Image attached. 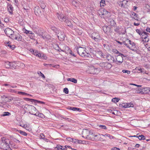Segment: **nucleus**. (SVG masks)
I'll return each mask as SVG.
<instances>
[{"mask_svg": "<svg viewBox=\"0 0 150 150\" xmlns=\"http://www.w3.org/2000/svg\"><path fill=\"white\" fill-rule=\"evenodd\" d=\"M120 29H121V28L119 26H117L115 28L114 30L115 32H117L119 34L120 31Z\"/></svg>", "mask_w": 150, "mask_h": 150, "instance_id": "40", "label": "nucleus"}, {"mask_svg": "<svg viewBox=\"0 0 150 150\" xmlns=\"http://www.w3.org/2000/svg\"><path fill=\"white\" fill-rule=\"evenodd\" d=\"M10 144L11 145V146L12 148L16 149L18 148V146L17 145H16L14 143H11L10 142Z\"/></svg>", "mask_w": 150, "mask_h": 150, "instance_id": "43", "label": "nucleus"}, {"mask_svg": "<svg viewBox=\"0 0 150 150\" xmlns=\"http://www.w3.org/2000/svg\"><path fill=\"white\" fill-rule=\"evenodd\" d=\"M64 91L66 94H68L69 93V90L67 88H65L64 89Z\"/></svg>", "mask_w": 150, "mask_h": 150, "instance_id": "55", "label": "nucleus"}, {"mask_svg": "<svg viewBox=\"0 0 150 150\" xmlns=\"http://www.w3.org/2000/svg\"><path fill=\"white\" fill-rule=\"evenodd\" d=\"M104 58H106L108 61L111 63L114 62H115L114 57L109 54H105V56H104Z\"/></svg>", "mask_w": 150, "mask_h": 150, "instance_id": "12", "label": "nucleus"}, {"mask_svg": "<svg viewBox=\"0 0 150 150\" xmlns=\"http://www.w3.org/2000/svg\"><path fill=\"white\" fill-rule=\"evenodd\" d=\"M51 29L52 30H53L54 31L56 32V31L57 30V28L54 27H51Z\"/></svg>", "mask_w": 150, "mask_h": 150, "instance_id": "62", "label": "nucleus"}, {"mask_svg": "<svg viewBox=\"0 0 150 150\" xmlns=\"http://www.w3.org/2000/svg\"><path fill=\"white\" fill-rule=\"evenodd\" d=\"M17 131L20 134L24 136H26L27 135V134L25 132L20 130H17Z\"/></svg>", "mask_w": 150, "mask_h": 150, "instance_id": "38", "label": "nucleus"}, {"mask_svg": "<svg viewBox=\"0 0 150 150\" xmlns=\"http://www.w3.org/2000/svg\"><path fill=\"white\" fill-rule=\"evenodd\" d=\"M58 18L61 21L64 22L65 25L69 27L72 29L74 28L73 25L71 23L70 20L67 16L62 15H60L58 16Z\"/></svg>", "mask_w": 150, "mask_h": 150, "instance_id": "2", "label": "nucleus"}, {"mask_svg": "<svg viewBox=\"0 0 150 150\" xmlns=\"http://www.w3.org/2000/svg\"><path fill=\"white\" fill-rule=\"evenodd\" d=\"M150 88H145L142 89H138L137 93L141 94H147L150 91Z\"/></svg>", "mask_w": 150, "mask_h": 150, "instance_id": "8", "label": "nucleus"}, {"mask_svg": "<svg viewBox=\"0 0 150 150\" xmlns=\"http://www.w3.org/2000/svg\"><path fill=\"white\" fill-rule=\"evenodd\" d=\"M127 103H122V104H120L119 106L120 107L125 108L124 106H126Z\"/></svg>", "mask_w": 150, "mask_h": 150, "instance_id": "57", "label": "nucleus"}, {"mask_svg": "<svg viewBox=\"0 0 150 150\" xmlns=\"http://www.w3.org/2000/svg\"><path fill=\"white\" fill-rule=\"evenodd\" d=\"M58 38L61 41H63L65 37V34L64 33L62 32L60 34H58Z\"/></svg>", "mask_w": 150, "mask_h": 150, "instance_id": "17", "label": "nucleus"}, {"mask_svg": "<svg viewBox=\"0 0 150 150\" xmlns=\"http://www.w3.org/2000/svg\"><path fill=\"white\" fill-rule=\"evenodd\" d=\"M7 8L8 10L10 9V10L12 11L13 9V7L11 5L8 4L7 5Z\"/></svg>", "mask_w": 150, "mask_h": 150, "instance_id": "49", "label": "nucleus"}, {"mask_svg": "<svg viewBox=\"0 0 150 150\" xmlns=\"http://www.w3.org/2000/svg\"><path fill=\"white\" fill-rule=\"evenodd\" d=\"M10 62H6L5 63V65L6 68H10Z\"/></svg>", "mask_w": 150, "mask_h": 150, "instance_id": "39", "label": "nucleus"}, {"mask_svg": "<svg viewBox=\"0 0 150 150\" xmlns=\"http://www.w3.org/2000/svg\"><path fill=\"white\" fill-rule=\"evenodd\" d=\"M99 72V70L98 68H95L94 67L90 68L88 70V71L87 72L91 74H96L98 73Z\"/></svg>", "mask_w": 150, "mask_h": 150, "instance_id": "10", "label": "nucleus"}, {"mask_svg": "<svg viewBox=\"0 0 150 150\" xmlns=\"http://www.w3.org/2000/svg\"><path fill=\"white\" fill-rule=\"evenodd\" d=\"M110 22L111 23L110 24L111 26H115L116 24L115 21L113 20H111V21H110Z\"/></svg>", "mask_w": 150, "mask_h": 150, "instance_id": "52", "label": "nucleus"}, {"mask_svg": "<svg viewBox=\"0 0 150 150\" xmlns=\"http://www.w3.org/2000/svg\"><path fill=\"white\" fill-rule=\"evenodd\" d=\"M85 143V141H82L80 140H78V144H84Z\"/></svg>", "mask_w": 150, "mask_h": 150, "instance_id": "53", "label": "nucleus"}, {"mask_svg": "<svg viewBox=\"0 0 150 150\" xmlns=\"http://www.w3.org/2000/svg\"><path fill=\"white\" fill-rule=\"evenodd\" d=\"M119 100V99L118 98H113L112 99V101L113 102H114L115 103H116L118 102Z\"/></svg>", "mask_w": 150, "mask_h": 150, "instance_id": "47", "label": "nucleus"}, {"mask_svg": "<svg viewBox=\"0 0 150 150\" xmlns=\"http://www.w3.org/2000/svg\"><path fill=\"white\" fill-rule=\"evenodd\" d=\"M112 52L115 54H120L122 55H123V54L120 52L118 50L116 49H113L112 50Z\"/></svg>", "mask_w": 150, "mask_h": 150, "instance_id": "34", "label": "nucleus"}, {"mask_svg": "<svg viewBox=\"0 0 150 150\" xmlns=\"http://www.w3.org/2000/svg\"><path fill=\"white\" fill-rule=\"evenodd\" d=\"M92 132L88 129H83V130L82 134V137L86 139H90V137H91Z\"/></svg>", "mask_w": 150, "mask_h": 150, "instance_id": "7", "label": "nucleus"}, {"mask_svg": "<svg viewBox=\"0 0 150 150\" xmlns=\"http://www.w3.org/2000/svg\"><path fill=\"white\" fill-rule=\"evenodd\" d=\"M10 138L14 142L16 143H19L20 142L17 139H16L14 137L12 136H10Z\"/></svg>", "mask_w": 150, "mask_h": 150, "instance_id": "30", "label": "nucleus"}, {"mask_svg": "<svg viewBox=\"0 0 150 150\" xmlns=\"http://www.w3.org/2000/svg\"><path fill=\"white\" fill-rule=\"evenodd\" d=\"M63 146L60 145H57L56 147L54 148L53 150H63Z\"/></svg>", "mask_w": 150, "mask_h": 150, "instance_id": "24", "label": "nucleus"}, {"mask_svg": "<svg viewBox=\"0 0 150 150\" xmlns=\"http://www.w3.org/2000/svg\"><path fill=\"white\" fill-rule=\"evenodd\" d=\"M67 139L68 141L72 142V141L73 140V138H72L71 137H68L67 138Z\"/></svg>", "mask_w": 150, "mask_h": 150, "instance_id": "60", "label": "nucleus"}, {"mask_svg": "<svg viewBox=\"0 0 150 150\" xmlns=\"http://www.w3.org/2000/svg\"><path fill=\"white\" fill-rule=\"evenodd\" d=\"M105 62H102L100 63L99 64V66L101 67L103 69H104L105 67Z\"/></svg>", "mask_w": 150, "mask_h": 150, "instance_id": "50", "label": "nucleus"}, {"mask_svg": "<svg viewBox=\"0 0 150 150\" xmlns=\"http://www.w3.org/2000/svg\"><path fill=\"white\" fill-rule=\"evenodd\" d=\"M10 141L5 137H2L0 140V148L4 150H7L9 148Z\"/></svg>", "mask_w": 150, "mask_h": 150, "instance_id": "1", "label": "nucleus"}, {"mask_svg": "<svg viewBox=\"0 0 150 150\" xmlns=\"http://www.w3.org/2000/svg\"><path fill=\"white\" fill-rule=\"evenodd\" d=\"M122 71L124 73H126L128 74H130V71L125 70H123Z\"/></svg>", "mask_w": 150, "mask_h": 150, "instance_id": "56", "label": "nucleus"}, {"mask_svg": "<svg viewBox=\"0 0 150 150\" xmlns=\"http://www.w3.org/2000/svg\"><path fill=\"white\" fill-rule=\"evenodd\" d=\"M67 80L68 81H70L74 83H77V80L74 78H69Z\"/></svg>", "mask_w": 150, "mask_h": 150, "instance_id": "28", "label": "nucleus"}, {"mask_svg": "<svg viewBox=\"0 0 150 150\" xmlns=\"http://www.w3.org/2000/svg\"><path fill=\"white\" fill-rule=\"evenodd\" d=\"M18 93L20 95H27L28 96H31V95L29 94L25 93V92H23L21 91H18Z\"/></svg>", "mask_w": 150, "mask_h": 150, "instance_id": "37", "label": "nucleus"}, {"mask_svg": "<svg viewBox=\"0 0 150 150\" xmlns=\"http://www.w3.org/2000/svg\"><path fill=\"white\" fill-rule=\"evenodd\" d=\"M103 12H102V13L100 14V15L104 16L105 17L108 18L110 16V13L107 11L106 10L103 9Z\"/></svg>", "mask_w": 150, "mask_h": 150, "instance_id": "15", "label": "nucleus"}, {"mask_svg": "<svg viewBox=\"0 0 150 150\" xmlns=\"http://www.w3.org/2000/svg\"><path fill=\"white\" fill-rule=\"evenodd\" d=\"M10 115V113L8 112H4V114H3L1 115V117L5 116H8Z\"/></svg>", "mask_w": 150, "mask_h": 150, "instance_id": "42", "label": "nucleus"}, {"mask_svg": "<svg viewBox=\"0 0 150 150\" xmlns=\"http://www.w3.org/2000/svg\"><path fill=\"white\" fill-rule=\"evenodd\" d=\"M101 134H95L92 133L91 137H90V140L92 141H100L103 140V139L101 137Z\"/></svg>", "mask_w": 150, "mask_h": 150, "instance_id": "6", "label": "nucleus"}, {"mask_svg": "<svg viewBox=\"0 0 150 150\" xmlns=\"http://www.w3.org/2000/svg\"><path fill=\"white\" fill-rule=\"evenodd\" d=\"M134 106V105L133 104V103H130V104H127V103L126 106H125V107L124 106V107L125 108H129V107H133Z\"/></svg>", "mask_w": 150, "mask_h": 150, "instance_id": "45", "label": "nucleus"}, {"mask_svg": "<svg viewBox=\"0 0 150 150\" xmlns=\"http://www.w3.org/2000/svg\"><path fill=\"white\" fill-rule=\"evenodd\" d=\"M101 136H103L104 137H108V136H110V134H101Z\"/></svg>", "mask_w": 150, "mask_h": 150, "instance_id": "61", "label": "nucleus"}, {"mask_svg": "<svg viewBox=\"0 0 150 150\" xmlns=\"http://www.w3.org/2000/svg\"><path fill=\"white\" fill-rule=\"evenodd\" d=\"M123 57H125L126 56L124 55L123 54V55L118 54V55L116 57V61L120 63H122L123 61Z\"/></svg>", "mask_w": 150, "mask_h": 150, "instance_id": "13", "label": "nucleus"}, {"mask_svg": "<svg viewBox=\"0 0 150 150\" xmlns=\"http://www.w3.org/2000/svg\"><path fill=\"white\" fill-rule=\"evenodd\" d=\"M37 73L40 76L42 77L43 78L45 79V77L44 75L40 71H38Z\"/></svg>", "mask_w": 150, "mask_h": 150, "instance_id": "46", "label": "nucleus"}, {"mask_svg": "<svg viewBox=\"0 0 150 150\" xmlns=\"http://www.w3.org/2000/svg\"><path fill=\"white\" fill-rule=\"evenodd\" d=\"M30 51L35 56H36L37 53H38V51L37 50H33V49H30Z\"/></svg>", "mask_w": 150, "mask_h": 150, "instance_id": "26", "label": "nucleus"}, {"mask_svg": "<svg viewBox=\"0 0 150 150\" xmlns=\"http://www.w3.org/2000/svg\"><path fill=\"white\" fill-rule=\"evenodd\" d=\"M146 30L147 32H149L150 33V28L148 27H147L146 29Z\"/></svg>", "mask_w": 150, "mask_h": 150, "instance_id": "64", "label": "nucleus"}, {"mask_svg": "<svg viewBox=\"0 0 150 150\" xmlns=\"http://www.w3.org/2000/svg\"><path fill=\"white\" fill-rule=\"evenodd\" d=\"M131 16L132 17H135V18H138L137 17L138 16V14L134 13V12H133L132 13Z\"/></svg>", "mask_w": 150, "mask_h": 150, "instance_id": "51", "label": "nucleus"}, {"mask_svg": "<svg viewBox=\"0 0 150 150\" xmlns=\"http://www.w3.org/2000/svg\"><path fill=\"white\" fill-rule=\"evenodd\" d=\"M103 29L104 32L107 34L110 32V28L108 26H103Z\"/></svg>", "mask_w": 150, "mask_h": 150, "instance_id": "16", "label": "nucleus"}, {"mask_svg": "<svg viewBox=\"0 0 150 150\" xmlns=\"http://www.w3.org/2000/svg\"><path fill=\"white\" fill-rule=\"evenodd\" d=\"M53 47L54 48L59 52H60V51L64 52V51L60 49L58 45L57 44L54 43L53 45Z\"/></svg>", "mask_w": 150, "mask_h": 150, "instance_id": "18", "label": "nucleus"}, {"mask_svg": "<svg viewBox=\"0 0 150 150\" xmlns=\"http://www.w3.org/2000/svg\"><path fill=\"white\" fill-rule=\"evenodd\" d=\"M7 47H9L11 49L14 50L15 47V46L14 45H11L9 42L6 43V45Z\"/></svg>", "mask_w": 150, "mask_h": 150, "instance_id": "25", "label": "nucleus"}, {"mask_svg": "<svg viewBox=\"0 0 150 150\" xmlns=\"http://www.w3.org/2000/svg\"><path fill=\"white\" fill-rule=\"evenodd\" d=\"M35 100V102H34V103H40L41 104H45V103L44 102L38 101V100Z\"/></svg>", "mask_w": 150, "mask_h": 150, "instance_id": "54", "label": "nucleus"}, {"mask_svg": "<svg viewBox=\"0 0 150 150\" xmlns=\"http://www.w3.org/2000/svg\"><path fill=\"white\" fill-rule=\"evenodd\" d=\"M136 31L140 35H141L142 34V32H141L138 29H137L136 30Z\"/></svg>", "mask_w": 150, "mask_h": 150, "instance_id": "59", "label": "nucleus"}, {"mask_svg": "<svg viewBox=\"0 0 150 150\" xmlns=\"http://www.w3.org/2000/svg\"><path fill=\"white\" fill-rule=\"evenodd\" d=\"M90 51L91 53L93 54L96 55L97 52L96 50H94V49L93 48H90Z\"/></svg>", "mask_w": 150, "mask_h": 150, "instance_id": "31", "label": "nucleus"}, {"mask_svg": "<svg viewBox=\"0 0 150 150\" xmlns=\"http://www.w3.org/2000/svg\"><path fill=\"white\" fill-rule=\"evenodd\" d=\"M29 36L30 37V39H33L34 38L35 36L34 35H29Z\"/></svg>", "mask_w": 150, "mask_h": 150, "instance_id": "63", "label": "nucleus"}, {"mask_svg": "<svg viewBox=\"0 0 150 150\" xmlns=\"http://www.w3.org/2000/svg\"><path fill=\"white\" fill-rule=\"evenodd\" d=\"M34 115L38 116V117H41V118H43L44 117V115L42 113H40L39 112H36L34 114Z\"/></svg>", "mask_w": 150, "mask_h": 150, "instance_id": "22", "label": "nucleus"}, {"mask_svg": "<svg viewBox=\"0 0 150 150\" xmlns=\"http://www.w3.org/2000/svg\"><path fill=\"white\" fill-rule=\"evenodd\" d=\"M34 32L38 34L41 38L44 39L48 40L50 38V36L49 35H43V30L42 29L40 28H36L35 30L34 29Z\"/></svg>", "mask_w": 150, "mask_h": 150, "instance_id": "4", "label": "nucleus"}, {"mask_svg": "<svg viewBox=\"0 0 150 150\" xmlns=\"http://www.w3.org/2000/svg\"><path fill=\"white\" fill-rule=\"evenodd\" d=\"M36 56L39 58H42L44 59H45V56H44V54H43L42 53L41 54L40 53L38 52V53H37V54Z\"/></svg>", "mask_w": 150, "mask_h": 150, "instance_id": "32", "label": "nucleus"}, {"mask_svg": "<svg viewBox=\"0 0 150 150\" xmlns=\"http://www.w3.org/2000/svg\"><path fill=\"white\" fill-rule=\"evenodd\" d=\"M125 45H126L127 47L130 49V50H132L134 51V50L133 49V48H131V47H130L129 46L128 44L127 43H125Z\"/></svg>", "mask_w": 150, "mask_h": 150, "instance_id": "58", "label": "nucleus"}, {"mask_svg": "<svg viewBox=\"0 0 150 150\" xmlns=\"http://www.w3.org/2000/svg\"><path fill=\"white\" fill-rule=\"evenodd\" d=\"M24 99L26 101L31 102H35V100L34 99H30L28 98H24Z\"/></svg>", "mask_w": 150, "mask_h": 150, "instance_id": "35", "label": "nucleus"}, {"mask_svg": "<svg viewBox=\"0 0 150 150\" xmlns=\"http://www.w3.org/2000/svg\"><path fill=\"white\" fill-rule=\"evenodd\" d=\"M8 92L11 93H18L17 91L11 89H8Z\"/></svg>", "mask_w": 150, "mask_h": 150, "instance_id": "48", "label": "nucleus"}, {"mask_svg": "<svg viewBox=\"0 0 150 150\" xmlns=\"http://www.w3.org/2000/svg\"><path fill=\"white\" fill-rule=\"evenodd\" d=\"M99 126V127L101 129L106 130L107 129V127L104 125H100Z\"/></svg>", "mask_w": 150, "mask_h": 150, "instance_id": "44", "label": "nucleus"}, {"mask_svg": "<svg viewBox=\"0 0 150 150\" xmlns=\"http://www.w3.org/2000/svg\"><path fill=\"white\" fill-rule=\"evenodd\" d=\"M24 109H26L27 112H29V113L34 115L37 111L36 108L33 106L28 104L25 105Z\"/></svg>", "mask_w": 150, "mask_h": 150, "instance_id": "5", "label": "nucleus"}, {"mask_svg": "<svg viewBox=\"0 0 150 150\" xmlns=\"http://www.w3.org/2000/svg\"><path fill=\"white\" fill-rule=\"evenodd\" d=\"M78 54L82 57H90L91 56L90 53L87 52L86 51V48L81 47H79L76 49Z\"/></svg>", "mask_w": 150, "mask_h": 150, "instance_id": "3", "label": "nucleus"}, {"mask_svg": "<svg viewBox=\"0 0 150 150\" xmlns=\"http://www.w3.org/2000/svg\"><path fill=\"white\" fill-rule=\"evenodd\" d=\"M10 68L11 69H15L17 65L15 62H10Z\"/></svg>", "mask_w": 150, "mask_h": 150, "instance_id": "23", "label": "nucleus"}, {"mask_svg": "<svg viewBox=\"0 0 150 150\" xmlns=\"http://www.w3.org/2000/svg\"><path fill=\"white\" fill-rule=\"evenodd\" d=\"M11 38L13 40H16L18 41H22V37L18 34L16 35H14L11 36Z\"/></svg>", "mask_w": 150, "mask_h": 150, "instance_id": "14", "label": "nucleus"}, {"mask_svg": "<svg viewBox=\"0 0 150 150\" xmlns=\"http://www.w3.org/2000/svg\"><path fill=\"white\" fill-rule=\"evenodd\" d=\"M105 1L104 0H101L100 1V6L101 8H103L105 5Z\"/></svg>", "mask_w": 150, "mask_h": 150, "instance_id": "33", "label": "nucleus"}, {"mask_svg": "<svg viewBox=\"0 0 150 150\" xmlns=\"http://www.w3.org/2000/svg\"><path fill=\"white\" fill-rule=\"evenodd\" d=\"M68 109L70 110H72L74 111H79L80 109L79 108L73 107H70L68 108Z\"/></svg>", "mask_w": 150, "mask_h": 150, "instance_id": "27", "label": "nucleus"}, {"mask_svg": "<svg viewBox=\"0 0 150 150\" xmlns=\"http://www.w3.org/2000/svg\"><path fill=\"white\" fill-rule=\"evenodd\" d=\"M112 67V66L111 64L107 62H105L104 69L108 70L111 68Z\"/></svg>", "mask_w": 150, "mask_h": 150, "instance_id": "20", "label": "nucleus"}, {"mask_svg": "<svg viewBox=\"0 0 150 150\" xmlns=\"http://www.w3.org/2000/svg\"><path fill=\"white\" fill-rule=\"evenodd\" d=\"M126 32V29L125 28H123L120 29V31L119 33L120 34H124Z\"/></svg>", "mask_w": 150, "mask_h": 150, "instance_id": "29", "label": "nucleus"}, {"mask_svg": "<svg viewBox=\"0 0 150 150\" xmlns=\"http://www.w3.org/2000/svg\"><path fill=\"white\" fill-rule=\"evenodd\" d=\"M91 37L96 42H98L100 40V37L98 33H93L91 34Z\"/></svg>", "mask_w": 150, "mask_h": 150, "instance_id": "11", "label": "nucleus"}, {"mask_svg": "<svg viewBox=\"0 0 150 150\" xmlns=\"http://www.w3.org/2000/svg\"><path fill=\"white\" fill-rule=\"evenodd\" d=\"M34 12L36 15H39L41 12L40 9L38 7H35V9Z\"/></svg>", "mask_w": 150, "mask_h": 150, "instance_id": "21", "label": "nucleus"}, {"mask_svg": "<svg viewBox=\"0 0 150 150\" xmlns=\"http://www.w3.org/2000/svg\"><path fill=\"white\" fill-rule=\"evenodd\" d=\"M4 32L8 36L10 37V36H11L13 35L14 32L11 29L9 28H6L4 30Z\"/></svg>", "mask_w": 150, "mask_h": 150, "instance_id": "9", "label": "nucleus"}, {"mask_svg": "<svg viewBox=\"0 0 150 150\" xmlns=\"http://www.w3.org/2000/svg\"><path fill=\"white\" fill-rule=\"evenodd\" d=\"M136 137L138 138L139 140H145V137L143 135H139L138 137Z\"/></svg>", "mask_w": 150, "mask_h": 150, "instance_id": "36", "label": "nucleus"}, {"mask_svg": "<svg viewBox=\"0 0 150 150\" xmlns=\"http://www.w3.org/2000/svg\"><path fill=\"white\" fill-rule=\"evenodd\" d=\"M98 54L100 57L103 58H104V56L105 55L103 54L102 52L100 51H98L96 53V54Z\"/></svg>", "mask_w": 150, "mask_h": 150, "instance_id": "41", "label": "nucleus"}, {"mask_svg": "<svg viewBox=\"0 0 150 150\" xmlns=\"http://www.w3.org/2000/svg\"><path fill=\"white\" fill-rule=\"evenodd\" d=\"M126 42H127L129 43V44L131 45V47H130L131 48L134 49V48L135 47V44L134 42H132L129 39H126Z\"/></svg>", "mask_w": 150, "mask_h": 150, "instance_id": "19", "label": "nucleus"}]
</instances>
